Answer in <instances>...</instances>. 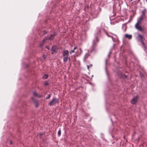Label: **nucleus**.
Returning <instances> with one entry per match:
<instances>
[{"mask_svg":"<svg viewBox=\"0 0 147 147\" xmlns=\"http://www.w3.org/2000/svg\"><path fill=\"white\" fill-rule=\"evenodd\" d=\"M63 56L69 55V52L68 50H66L63 51Z\"/></svg>","mask_w":147,"mask_h":147,"instance_id":"6","label":"nucleus"},{"mask_svg":"<svg viewBox=\"0 0 147 147\" xmlns=\"http://www.w3.org/2000/svg\"><path fill=\"white\" fill-rule=\"evenodd\" d=\"M136 102H131V103L133 104H136Z\"/></svg>","mask_w":147,"mask_h":147,"instance_id":"29","label":"nucleus"},{"mask_svg":"<svg viewBox=\"0 0 147 147\" xmlns=\"http://www.w3.org/2000/svg\"><path fill=\"white\" fill-rule=\"evenodd\" d=\"M98 13H97L96 14V15H95V17H96L98 16Z\"/></svg>","mask_w":147,"mask_h":147,"instance_id":"32","label":"nucleus"},{"mask_svg":"<svg viewBox=\"0 0 147 147\" xmlns=\"http://www.w3.org/2000/svg\"><path fill=\"white\" fill-rule=\"evenodd\" d=\"M77 49V47L76 46V47H75L74 48V50H75L76 49Z\"/></svg>","mask_w":147,"mask_h":147,"instance_id":"31","label":"nucleus"},{"mask_svg":"<svg viewBox=\"0 0 147 147\" xmlns=\"http://www.w3.org/2000/svg\"><path fill=\"white\" fill-rule=\"evenodd\" d=\"M68 59H69V61L70 60V57H68Z\"/></svg>","mask_w":147,"mask_h":147,"instance_id":"37","label":"nucleus"},{"mask_svg":"<svg viewBox=\"0 0 147 147\" xmlns=\"http://www.w3.org/2000/svg\"><path fill=\"white\" fill-rule=\"evenodd\" d=\"M146 12V9H144V10H142V14L141 16H140L141 17H142L144 18H145L146 16L145 15V13Z\"/></svg>","mask_w":147,"mask_h":147,"instance_id":"5","label":"nucleus"},{"mask_svg":"<svg viewBox=\"0 0 147 147\" xmlns=\"http://www.w3.org/2000/svg\"><path fill=\"white\" fill-rule=\"evenodd\" d=\"M56 102H50L49 105L51 106L52 105L56 103Z\"/></svg>","mask_w":147,"mask_h":147,"instance_id":"18","label":"nucleus"},{"mask_svg":"<svg viewBox=\"0 0 147 147\" xmlns=\"http://www.w3.org/2000/svg\"><path fill=\"white\" fill-rule=\"evenodd\" d=\"M48 39L47 37H46L45 38L43 39L42 40L43 43L44 42L47 40Z\"/></svg>","mask_w":147,"mask_h":147,"instance_id":"21","label":"nucleus"},{"mask_svg":"<svg viewBox=\"0 0 147 147\" xmlns=\"http://www.w3.org/2000/svg\"><path fill=\"white\" fill-rule=\"evenodd\" d=\"M118 75L125 78H127V76L124 74L121 73V72H120L119 74H118Z\"/></svg>","mask_w":147,"mask_h":147,"instance_id":"8","label":"nucleus"},{"mask_svg":"<svg viewBox=\"0 0 147 147\" xmlns=\"http://www.w3.org/2000/svg\"><path fill=\"white\" fill-rule=\"evenodd\" d=\"M50 97V95L49 94H48L45 97L46 99H48Z\"/></svg>","mask_w":147,"mask_h":147,"instance_id":"22","label":"nucleus"},{"mask_svg":"<svg viewBox=\"0 0 147 147\" xmlns=\"http://www.w3.org/2000/svg\"><path fill=\"white\" fill-rule=\"evenodd\" d=\"M34 104L36 107H37L38 106V102H33Z\"/></svg>","mask_w":147,"mask_h":147,"instance_id":"17","label":"nucleus"},{"mask_svg":"<svg viewBox=\"0 0 147 147\" xmlns=\"http://www.w3.org/2000/svg\"><path fill=\"white\" fill-rule=\"evenodd\" d=\"M106 34H107V36H109V37H111V38H112V39L113 40V41H115V40H114V39H113V37L112 36H110L109 35V34H107V33H106Z\"/></svg>","mask_w":147,"mask_h":147,"instance_id":"23","label":"nucleus"},{"mask_svg":"<svg viewBox=\"0 0 147 147\" xmlns=\"http://www.w3.org/2000/svg\"><path fill=\"white\" fill-rule=\"evenodd\" d=\"M131 0V1H132L133 0Z\"/></svg>","mask_w":147,"mask_h":147,"instance_id":"42","label":"nucleus"},{"mask_svg":"<svg viewBox=\"0 0 147 147\" xmlns=\"http://www.w3.org/2000/svg\"><path fill=\"white\" fill-rule=\"evenodd\" d=\"M100 30L99 28L97 29V31L96 32V39L94 40L93 41V45L94 46L97 43L99 40L98 38V37L100 36Z\"/></svg>","mask_w":147,"mask_h":147,"instance_id":"2","label":"nucleus"},{"mask_svg":"<svg viewBox=\"0 0 147 147\" xmlns=\"http://www.w3.org/2000/svg\"><path fill=\"white\" fill-rule=\"evenodd\" d=\"M57 100L56 98H54L52 99V100H51V101H57Z\"/></svg>","mask_w":147,"mask_h":147,"instance_id":"26","label":"nucleus"},{"mask_svg":"<svg viewBox=\"0 0 147 147\" xmlns=\"http://www.w3.org/2000/svg\"><path fill=\"white\" fill-rule=\"evenodd\" d=\"M42 57L44 59H45L47 58V56L44 54H43L42 55Z\"/></svg>","mask_w":147,"mask_h":147,"instance_id":"24","label":"nucleus"},{"mask_svg":"<svg viewBox=\"0 0 147 147\" xmlns=\"http://www.w3.org/2000/svg\"><path fill=\"white\" fill-rule=\"evenodd\" d=\"M140 76L141 77H144V76L143 74H140Z\"/></svg>","mask_w":147,"mask_h":147,"instance_id":"30","label":"nucleus"},{"mask_svg":"<svg viewBox=\"0 0 147 147\" xmlns=\"http://www.w3.org/2000/svg\"><path fill=\"white\" fill-rule=\"evenodd\" d=\"M47 33V32L46 30H44L43 31V35Z\"/></svg>","mask_w":147,"mask_h":147,"instance_id":"27","label":"nucleus"},{"mask_svg":"<svg viewBox=\"0 0 147 147\" xmlns=\"http://www.w3.org/2000/svg\"><path fill=\"white\" fill-rule=\"evenodd\" d=\"M10 144H11V142H10Z\"/></svg>","mask_w":147,"mask_h":147,"instance_id":"41","label":"nucleus"},{"mask_svg":"<svg viewBox=\"0 0 147 147\" xmlns=\"http://www.w3.org/2000/svg\"><path fill=\"white\" fill-rule=\"evenodd\" d=\"M144 18L140 16L139 18L137 20V22L136 23H138V24H140L141 23V21L143 20Z\"/></svg>","mask_w":147,"mask_h":147,"instance_id":"7","label":"nucleus"},{"mask_svg":"<svg viewBox=\"0 0 147 147\" xmlns=\"http://www.w3.org/2000/svg\"><path fill=\"white\" fill-rule=\"evenodd\" d=\"M138 96H136L135 97H134L131 100V101H137L138 99Z\"/></svg>","mask_w":147,"mask_h":147,"instance_id":"12","label":"nucleus"},{"mask_svg":"<svg viewBox=\"0 0 147 147\" xmlns=\"http://www.w3.org/2000/svg\"><path fill=\"white\" fill-rule=\"evenodd\" d=\"M90 66H92V64H91V65H90Z\"/></svg>","mask_w":147,"mask_h":147,"instance_id":"39","label":"nucleus"},{"mask_svg":"<svg viewBox=\"0 0 147 147\" xmlns=\"http://www.w3.org/2000/svg\"><path fill=\"white\" fill-rule=\"evenodd\" d=\"M48 75L47 74H45L42 77V78L43 79H47L48 78Z\"/></svg>","mask_w":147,"mask_h":147,"instance_id":"16","label":"nucleus"},{"mask_svg":"<svg viewBox=\"0 0 147 147\" xmlns=\"http://www.w3.org/2000/svg\"><path fill=\"white\" fill-rule=\"evenodd\" d=\"M109 56H110V55L109 54H108V57H109Z\"/></svg>","mask_w":147,"mask_h":147,"instance_id":"36","label":"nucleus"},{"mask_svg":"<svg viewBox=\"0 0 147 147\" xmlns=\"http://www.w3.org/2000/svg\"><path fill=\"white\" fill-rule=\"evenodd\" d=\"M61 134V130L60 129L58 131V136H60Z\"/></svg>","mask_w":147,"mask_h":147,"instance_id":"19","label":"nucleus"},{"mask_svg":"<svg viewBox=\"0 0 147 147\" xmlns=\"http://www.w3.org/2000/svg\"><path fill=\"white\" fill-rule=\"evenodd\" d=\"M69 56H63V61L65 63L68 59Z\"/></svg>","mask_w":147,"mask_h":147,"instance_id":"9","label":"nucleus"},{"mask_svg":"<svg viewBox=\"0 0 147 147\" xmlns=\"http://www.w3.org/2000/svg\"><path fill=\"white\" fill-rule=\"evenodd\" d=\"M124 26H125V28H126V26H125V24H124Z\"/></svg>","mask_w":147,"mask_h":147,"instance_id":"38","label":"nucleus"},{"mask_svg":"<svg viewBox=\"0 0 147 147\" xmlns=\"http://www.w3.org/2000/svg\"><path fill=\"white\" fill-rule=\"evenodd\" d=\"M111 53V52H109V54L110 55Z\"/></svg>","mask_w":147,"mask_h":147,"instance_id":"35","label":"nucleus"},{"mask_svg":"<svg viewBox=\"0 0 147 147\" xmlns=\"http://www.w3.org/2000/svg\"><path fill=\"white\" fill-rule=\"evenodd\" d=\"M146 2L147 3V0H146Z\"/></svg>","mask_w":147,"mask_h":147,"instance_id":"40","label":"nucleus"},{"mask_svg":"<svg viewBox=\"0 0 147 147\" xmlns=\"http://www.w3.org/2000/svg\"><path fill=\"white\" fill-rule=\"evenodd\" d=\"M125 38H127L129 39H130L132 38V36L131 35H129L127 34H125Z\"/></svg>","mask_w":147,"mask_h":147,"instance_id":"11","label":"nucleus"},{"mask_svg":"<svg viewBox=\"0 0 147 147\" xmlns=\"http://www.w3.org/2000/svg\"><path fill=\"white\" fill-rule=\"evenodd\" d=\"M49 84V83L47 82H45L44 84V85L45 86L48 85Z\"/></svg>","mask_w":147,"mask_h":147,"instance_id":"25","label":"nucleus"},{"mask_svg":"<svg viewBox=\"0 0 147 147\" xmlns=\"http://www.w3.org/2000/svg\"><path fill=\"white\" fill-rule=\"evenodd\" d=\"M107 59H106L105 60V70L106 72V73L107 75H108V73L107 72Z\"/></svg>","mask_w":147,"mask_h":147,"instance_id":"14","label":"nucleus"},{"mask_svg":"<svg viewBox=\"0 0 147 147\" xmlns=\"http://www.w3.org/2000/svg\"><path fill=\"white\" fill-rule=\"evenodd\" d=\"M87 67L88 69H89V65H87Z\"/></svg>","mask_w":147,"mask_h":147,"instance_id":"33","label":"nucleus"},{"mask_svg":"<svg viewBox=\"0 0 147 147\" xmlns=\"http://www.w3.org/2000/svg\"><path fill=\"white\" fill-rule=\"evenodd\" d=\"M46 48H47L48 50H49V49L48 47H46Z\"/></svg>","mask_w":147,"mask_h":147,"instance_id":"34","label":"nucleus"},{"mask_svg":"<svg viewBox=\"0 0 147 147\" xmlns=\"http://www.w3.org/2000/svg\"><path fill=\"white\" fill-rule=\"evenodd\" d=\"M57 34V33L56 32H54L53 33V34H52L55 37V36H56Z\"/></svg>","mask_w":147,"mask_h":147,"instance_id":"20","label":"nucleus"},{"mask_svg":"<svg viewBox=\"0 0 147 147\" xmlns=\"http://www.w3.org/2000/svg\"><path fill=\"white\" fill-rule=\"evenodd\" d=\"M90 54L88 53L85 54L83 58L84 61H85L86 59L90 56Z\"/></svg>","mask_w":147,"mask_h":147,"instance_id":"10","label":"nucleus"},{"mask_svg":"<svg viewBox=\"0 0 147 147\" xmlns=\"http://www.w3.org/2000/svg\"><path fill=\"white\" fill-rule=\"evenodd\" d=\"M33 95L34 96L38 97H41L42 96V95H38V93L36 92H34L33 93Z\"/></svg>","mask_w":147,"mask_h":147,"instance_id":"15","label":"nucleus"},{"mask_svg":"<svg viewBox=\"0 0 147 147\" xmlns=\"http://www.w3.org/2000/svg\"><path fill=\"white\" fill-rule=\"evenodd\" d=\"M55 37L53 35H52V34L49 37V38H48V39L50 40H52L54 39V38Z\"/></svg>","mask_w":147,"mask_h":147,"instance_id":"13","label":"nucleus"},{"mask_svg":"<svg viewBox=\"0 0 147 147\" xmlns=\"http://www.w3.org/2000/svg\"><path fill=\"white\" fill-rule=\"evenodd\" d=\"M74 52V50H72L71 51H70V54H71L72 53H73Z\"/></svg>","mask_w":147,"mask_h":147,"instance_id":"28","label":"nucleus"},{"mask_svg":"<svg viewBox=\"0 0 147 147\" xmlns=\"http://www.w3.org/2000/svg\"><path fill=\"white\" fill-rule=\"evenodd\" d=\"M59 49V48L58 47L57 45H55L53 46L51 49V54H53L55 53V54L57 53V51Z\"/></svg>","mask_w":147,"mask_h":147,"instance_id":"3","label":"nucleus"},{"mask_svg":"<svg viewBox=\"0 0 147 147\" xmlns=\"http://www.w3.org/2000/svg\"><path fill=\"white\" fill-rule=\"evenodd\" d=\"M137 40L138 41L140 42L142 45L141 46L143 48L145 52L147 54V47L144 42V40H145L144 36L140 34H138L136 37Z\"/></svg>","mask_w":147,"mask_h":147,"instance_id":"1","label":"nucleus"},{"mask_svg":"<svg viewBox=\"0 0 147 147\" xmlns=\"http://www.w3.org/2000/svg\"><path fill=\"white\" fill-rule=\"evenodd\" d=\"M135 26L136 28L139 31H140L142 32H143L144 31V29L139 24H138V23L136 24Z\"/></svg>","mask_w":147,"mask_h":147,"instance_id":"4","label":"nucleus"}]
</instances>
